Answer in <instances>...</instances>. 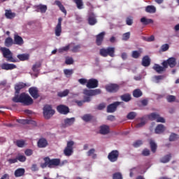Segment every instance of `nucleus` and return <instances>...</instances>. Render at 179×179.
Here are the masks:
<instances>
[{
    "label": "nucleus",
    "instance_id": "obj_1",
    "mask_svg": "<svg viewBox=\"0 0 179 179\" xmlns=\"http://www.w3.org/2000/svg\"><path fill=\"white\" fill-rule=\"evenodd\" d=\"M162 66L159 64H155L152 69L157 72V73H163V72H166V70L169 66L171 68H174L176 65H177V60L176 59L175 57H169L168 59L164 61L162 63Z\"/></svg>",
    "mask_w": 179,
    "mask_h": 179
},
{
    "label": "nucleus",
    "instance_id": "obj_2",
    "mask_svg": "<svg viewBox=\"0 0 179 179\" xmlns=\"http://www.w3.org/2000/svg\"><path fill=\"white\" fill-rule=\"evenodd\" d=\"M14 103H22L24 106H31L33 104V99L30 96L24 92L19 94H15V96L12 99Z\"/></svg>",
    "mask_w": 179,
    "mask_h": 179
},
{
    "label": "nucleus",
    "instance_id": "obj_3",
    "mask_svg": "<svg viewBox=\"0 0 179 179\" xmlns=\"http://www.w3.org/2000/svg\"><path fill=\"white\" fill-rule=\"evenodd\" d=\"M44 163L41 164V169H45L48 167L49 169H52V167H57L61 164V159L58 158L50 159V157H45L43 158Z\"/></svg>",
    "mask_w": 179,
    "mask_h": 179
},
{
    "label": "nucleus",
    "instance_id": "obj_4",
    "mask_svg": "<svg viewBox=\"0 0 179 179\" xmlns=\"http://www.w3.org/2000/svg\"><path fill=\"white\" fill-rule=\"evenodd\" d=\"M0 50L3 54V58H6L8 62H17V60L13 58V54L10 50L6 48H1Z\"/></svg>",
    "mask_w": 179,
    "mask_h": 179
},
{
    "label": "nucleus",
    "instance_id": "obj_5",
    "mask_svg": "<svg viewBox=\"0 0 179 179\" xmlns=\"http://www.w3.org/2000/svg\"><path fill=\"white\" fill-rule=\"evenodd\" d=\"M115 48L114 47H108L107 48H101L99 50V55L101 57H115Z\"/></svg>",
    "mask_w": 179,
    "mask_h": 179
},
{
    "label": "nucleus",
    "instance_id": "obj_6",
    "mask_svg": "<svg viewBox=\"0 0 179 179\" xmlns=\"http://www.w3.org/2000/svg\"><path fill=\"white\" fill-rule=\"evenodd\" d=\"M55 114V110L50 105H45L43 107V116L45 120H50Z\"/></svg>",
    "mask_w": 179,
    "mask_h": 179
},
{
    "label": "nucleus",
    "instance_id": "obj_7",
    "mask_svg": "<svg viewBox=\"0 0 179 179\" xmlns=\"http://www.w3.org/2000/svg\"><path fill=\"white\" fill-rule=\"evenodd\" d=\"M118 157H120V151L117 150H113L108 155V159L111 163L117 162Z\"/></svg>",
    "mask_w": 179,
    "mask_h": 179
},
{
    "label": "nucleus",
    "instance_id": "obj_8",
    "mask_svg": "<svg viewBox=\"0 0 179 179\" xmlns=\"http://www.w3.org/2000/svg\"><path fill=\"white\" fill-rule=\"evenodd\" d=\"M73 145L75 142L73 141H69L67 142V145L64 150V153L65 156H71L73 153Z\"/></svg>",
    "mask_w": 179,
    "mask_h": 179
},
{
    "label": "nucleus",
    "instance_id": "obj_9",
    "mask_svg": "<svg viewBox=\"0 0 179 179\" xmlns=\"http://www.w3.org/2000/svg\"><path fill=\"white\" fill-rule=\"evenodd\" d=\"M62 17L58 18V22L56 27H55V34L57 37H59L62 33Z\"/></svg>",
    "mask_w": 179,
    "mask_h": 179
},
{
    "label": "nucleus",
    "instance_id": "obj_10",
    "mask_svg": "<svg viewBox=\"0 0 179 179\" xmlns=\"http://www.w3.org/2000/svg\"><path fill=\"white\" fill-rule=\"evenodd\" d=\"M120 104H124V102L116 101L108 105L107 106V113H115L118 106H120Z\"/></svg>",
    "mask_w": 179,
    "mask_h": 179
},
{
    "label": "nucleus",
    "instance_id": "obj_11",
    "mask_svg": "<svg viewBox=\"0 0 179 179\" xmlns=\"http://www.w3.org/2000/svg\"><path fill=\"white\" fill-rule=\"evenodd\" d=\"M106 90L108 93H117L120 90V85L118 84H110L106 86Z\"/></svg>",
    "mask_w": 179,
    "mask_h": 179
},
{
    "label": "nucleus",
    "instance_id": "obj_12",
    "mask_svg": "<svg viewBox=\"0 0 179 179\" xmlns=\"http://www.w3.org/2000/svg\"><path fill=\"white\" fill-rule=\"evenodd\" d=\"M86 86L88 89H96V87H99V80L91 78L87 81Z\"/></svg>",
    "mask_w": 179,
    "mask_h": 179
},
{
    "label": "nucleus",
    "instance_id": "obj_13",
    "mask_svg": "<svg viewBox=\"0 0 179 179\" xmlns=\"http://www.w3.org/2000/svg\"><path fill=\"white\" fill-rule=\"evenodd\" d=\"M29 93L33 97V99H38L40 94H38V89L36 87H31L29 89Z\"/></svg>",
    "mask_w": 179,
    "mask_h": 179
},
{
    "label": "nucleus",
    "instance_id": "obj_14",
    "mask_svg": "<svg viewBox=\"0 0 179 179\" xmlns=\"http://www.w3.org/2000/svg\"><path fill=\"white\" fill-rule=\"evenodd\" d=\"M1 68L4 71H12V69H16L17 66L14 64L3 63Z\"/></svg>",
    "mask_w": 179,
    "mask_h": 179
},
{
    "label": "nucleus",
    "instance_id": "obj_15",
    "mask_svg": "<svg viewBox=\"0 0 179 179\" xmlns=\"http://www.w3.org/2000/svg\"><path fill=\"white\" fill-rule=\"evenodd\" d=\"M104 36H106V32L103 31L99 33L96 36V45H101L103 41H104Z\"/></svg>",
    "mask_w": 179,
    "mask_h": 179
},
{
    "label": "nucleus",
    "instance_id": "obj_16",
    "mask_svg": "<svg viewBox=\"0 0 179 179\" xmlns=\"http://www.w3.org/2000/svg\"><path fill=\"white\" fill-rule=\"evenodd\" d=\"M57 110L60 114H64L66 115L68 113H69V108L68 106H66L64 105H59L57 107Z\"/></svg>",
    "mask_w": 179,
    "mask_h": 179
},
{
    "label": "nucleus",
    "instance_id": "obj_17",
    "mask_svg": "<svg viewBox=\"0 0 179 179\" xmlns=\"http://www.w3.org/2000/svg\"><path fill=\"white\" fill-rule=\"evenodd\" d=\"M26 86H27V84L24 83H19L16 84L15 86V94H19V93H20V90H22V89H24Z\"/></svg>",
    "mask_w": 179,
    "mask_h": 179
},
{
    "label": "nucleus",
    "instance_id": "obj_18",
    "mask_svg": "<svg viewBox=\"0 0 179 179\" xmlns=\"http://www.w3.org/2000/svg\"><path fill=\"white\" fill-rule=\"evenodd\" d=\"M14 44H16L17 45H22V44H24V41H23V38H22V36L15 34L14 35Z\"/></svg>",
    "mask_w": 179,
    "mask_h": 179
},
{
    "label": "nucleus",
    "instance_id": "obj_19",
    "mask_svg": "<svg viewBox=\"0 0 179 179\" xmlns=\"http://www.w3.org/2000/svg\"><path fill=\"white\" fill-rule=\"evenodd\" d=\"M88 23L90 26H94L97 23V19H96V15L94 13L90 14L88 17Z\"/></svg>",
    "mask_w": 179,
    "mask_h": 179
},
{
    "label": "nucleus",
    "instance_id": "obj_20",
    "mask_svg": "<svg viewBox=\"0 0 179 179\" xmlns=\"http://www.w3.org/2000/svg\"><path fill=\"white\" fill-rule=\"evenodd\" d=\"M34 8L36 9V12H41V13H45L47 12V6L39 4L38 6H35Z\"/></svg>",
    "mask_w": 179,
    "mask_h": 179
},
{
    "label": "nucleus",
    "instance_id": "obj_21",
    "mask_svg": "<svg viewBox=\"0 0 179 179\" xmlns=\"http://www.w3.org/2000/svg\"><path fill=\"white\" fill-rule=\"evenodd\" d=\"M99 132L101 135H107V134H110V127L106 124L101 126Z\"/></svg>",
    "mask_w": 179,
    "mask_h": 179
},
{
    "label": "nucleus",
    "instance_id": "obj_22",
    "mask_svg": "<svg viewBox=\"0 0 179 179\" xmlns=\"http://www.w3.org/2000/svg\"><path fill=\"white\" fill-rule=\"evenodd\" d=\"M47 146H48V141H47V139L42 138L38 140V147L43 148H47Z\"/></svg>",
    "mask_w": 179,
    "mask_h": 179
},
{
    "label": "nucleus",
    "instance_id": "obj_23",
    "mask_svg": "<svg viewBox=\"0 0 179 179\" xmlns=\"http://www.w3.org/2000/svg\"><path fill=\"white\" fill-rule=\"evenodd\" d=\"M150 62H151V60H150V58L149 57V56L145 55L142 59L141 65L143 66L148 67L150 65Z\"/></svg>",
    "mask_w": 179,
    "mask_h": 179
},
{
    "label": "nucleus",
    "instance_id": "obj_24",
    "mask_svg": "<svg viewBox=\"0 0 179 179\" xmlns=\"http://www.w3.org/2000/svg\"><path fill=\"white\" fill-rule=\"evenodd\" d=\"M24 173H26L24 169L19 168L15 171L14 176L15 177H22V176H24Z\"/></svg>",
    "mask_w": 179,
    "mask_h": 179
},
{
    "label": "nucleus",
    "instance_id": "obj_25",
    "mask_svg": "<svg viewBox=\"0 0 179 179\" xmlns=\"http://www.w3.org/2000/svg\"><path fill=\"white\" fill-rule=\"evenodd\" d=\"M5 16L6 19H14L16 17V13H13L10 10H6Z\"/></svg>",
    "mask_w": 179,
    "mask_h": 179
},
{
    "label": "nucleus",
    "instance_id": "obj_26",
    "mask_svg": "<svg viewBox=\"0 0 179 179\" xmlns=\"http://www.w3.org/2000/svg\"><path fill=\"white\" fill-rule=\"evenodd\" d=\"M170 160H171V154H168L164 157H162L160 159L159 162L160 163H169V162H170Z\"/></svg>",
    "mask_w": 179,
    "mask_h": 179
},
{
    "label": "nucleus",
    "instance_id": "obj_27",
    "mask_svg": "<svg viewBox=\"0 0 179 179\" xmlns=\"http://www.w3.org/2000/svg\"><path fill=\"white\" fill-rule=\"evenodd\" d=\"M155 131V134H163L166 131V127L163 124H158Z\"/></svg>",
    "mask_w": 179,
    "mask_h": 179
},
{
    "label": "nucleus",
    "instance_id": "obj_28",
    "mask_svg": "<svg viewBox=\"0 0 179 179\" xmlns=\"http://www.w3.org/2000/svg\"><path fill=\"white\" fill-rule=\"evenodd\" d=\"M75 117L66 118L64 119V124L66 127H71V125H73V124H75Z\"/></svg>",
    "mask_w": 179,
    "mask_h": 179
},
{
    "label": "nucleus",
    "instance_id": "obj_29",
    "mask_svg": "<svg viewBox=\"0 0 179 179\" xmlns=\"http://www.w3.org/2000/svg\"><path fill=\"white\" fill-rule=\"evenodd\" d=\"M120 99L121 100H122V101H125V103H128V101H131V100L132 99V97L131 96V94L127 93L120 96Z\"/></svg>",
    "mask_w": 179,
    "mask_h": 179
},
{
    "label": "nucleus",
    "instance_id": "obj_30",
    "mask_svg": "<svg viewBox=\"0 0 179 179\" xmlns=\"http://www.w3.org/2000/svg\"><path fill=\"white\" fill-rule=\"evenodd\" d=\"M150 146L151 148V152H152V153H156V150H157V144H156L155 141L152 139L150 140Z\"/></svg>",
    "mask_w": 179,
    "mask_h": 179
},
{
    "label": "nucleus",
    "instance_id": "obj_31",
    "mask_svg": "<svg viewBox=\"0 0 179 179\" xmlns=\"http://www.w3.org/2000/svg\"><path fill=\"white\" fill-rule=\"evenodd\" d=\"M55 3L59 8L60 10L62 11L64 15H66V9H65V7L64 6V5H62V3H61V1L56 0L55 1Z\"/></svg>",
    "mask_w": 179,
    "mask_h": 179
},
{
    "label": "nucleus",
    "instance_id": "obj_32",
    "mask_svg": "<svg viewBox=\"0 0 179 179\" xmlns=\"http://www.w3.org/2000/svg\"><path fill=\"white\" fill-rule=\"evenodd\" d=\"M72 44V47H70L71 52H79L80 50L81 46L80 45H75V43H70Z\"/></svg>",
    "mask_w": 179,
    "mask_h": 179
},
{
    "label": "nucleus",
    "instance_id": "obj_33",
    "mask_svg": "<svg viewBox=\"0 0 179 179\" xmlns=\"http://www.w3.org/2000/svg\"><path fill=\"white\" fill-rule=\"evenodd\" d=\"M4 44L6 45V47H12V45H13L14 42H13V39L10 37H8L7 38H6Z\"/></svg>",
    "mask_w": 179,
    "mask_h": 179
},
{
    "label": "nucleus",
    "instance_id": "obj_34",
    "mask_svg": "<svg viewBox=\"0 0 179 179\" xmlns=\"http://www.w3.org/2000/svg\"><path fill=\"white\" fill-rule=\"evenodd\" d=\"M145 12L147 13H156V7L155 6H148L145 8Z\"/></svg>",
    "mask_w": 179,
    "mask_h": 179
},
{
    "label": "nucleus",
    "instance_id": "obj_35",
    "mask_svg": "<svg viewBox=\"0 0 179 179\" xmlns=\"http://www.w3.org/2000/svg\"><path fill=\"white\" fill-rule=\"evenodd\" d=\"M141 23H143V24L146 26L148 24H150L153 23V20L148 19V18L143 17L141 19Z\"/></svg>",
    "mask_w": 179,
    "mask_h": 179
},
{
    "label": "nucleus",
    "instance_id": "obj_36",
    "mask_svg": "<svg viewBox=\"0 0 179 179\" xmlns=\"http://www.w3.org/2000/svg\"><path fill=\"white\" fill-rule=\"evenodd\" d=\"M82 120L85 122H89L93 120V117L90 114H86L81 117Z\"/></svg>",
    "mask_w": 179,
    "mask_h": 179
},
{
    "label": "nucleus",
    "instance_id": "obj_37",
    "mask_svg": "<svg viewBox=\"0 0 179 179\" xmlns=\"http://www.w3.org/2000/svg\"><path fill=\"white\" fill-rule=\"evenodd\" d=\"M17 58H18L20 61H27V59H29V55L27 54L17 55Z\"/></svg>",
    "mask_w": 179,
    "mask_h": 179
},
{
    "label": "nucleus",
    "instance_id": "obj_38",
    "mask_svg": "<svg viewBox=\"0 0 179 179\" xmlns=\"http://www.w3.org/2000/svg\"><path fill=\"white\" fill-rule=\"evenodd\" d=\"M41 67V62H38L35 63L32 66L33 72H38V68Z\"/></svg>",
    "mask_w": 179,
    "mask_h": 179
},
{
    "label": "nucleus",
    "instance_id": "obj_39",
    "mask_svg": "<svg viewBox=\"0 0 179 179\" xmlns=\"http://www.w3.org/2000/svg\"><path fill=\"white\" fill-rule=\"evenodd\" d=\"M69 94V90H65L63 92H59L57 93L59 97H66Z\"/></svg>",
    "mask_w": 179,
    "mask_h": 179
},
{
    "label": "nucleus",
    "instance_id": "obj_40",
    "mask_svg": "<svg viewBox=\"0 0 179 179\" xmlns=\"http://www.w3.org/2000/svg\"><path fill=\"white\" fill-rule=\"evenodd\" d=\"M76 3L78 9H83V1L82 0H73Z\"/></svg>",
    "mask_w": 179,
    "mask_h": 179
},
{
    "label": "nucleus",
    "instance_id": "obj_41",
    "mask_svg": "<svg viewBox=\"0 0 179 179\" xmlns=\"http://www.w3.org/2000/svg\"><path fill=\"white\" fill-rule=\"evenodd\" d=\"M148 118L151 121H155V120H157V118H159V114L156 113H152L150 115H148Z\"/></svg>",
    "mask_w": 179,
    "mask_h": 179
},
{
    "label": "nucleus",
    "instance_id": "obj_42",
    "mask_svg": "<svg viewBox=\"0 0 179 179\" xmlns=\"http://www.w3.org/2000/svg\"><path fill=\"white\" fill-rule=\"evenodd\" d=\"M96 150L94 148L90 149L87 152V156H92V159H96L97 157V155L94 154Z\"/></svg>",
    "mask_w": 179,
    "mask_h": 179
},
{
    "label": "nucleus",
    "instance_id": "obj_43",
    "mask_svg": "<svg viewBox=\"0 0 179 179\" xmlns=\"http://www.w3.org/2000/svg\"><path fill=\"white\" fill-rule=\"evenodd\" d=\"M133 96L134 97H136V98L141 97L142 96V91H141V90L139 89L135 90L133 92Z\"/></svg>",
    "mask_w": 179,
    "mask_h": 179
},
{
    "label": "nucleus",
    "instance_id": "obj_44",
    "mask_svg": "<svg viewBox=\"0 0 179 179\" xmlns=\"http://www.w3.org/2000/svg\"><path fill=\"white\" fill-rule=\"evenodd\" d=\"M178 138H179L178 134L172 133L169 136V141L174 142V141H177V139H178Z\"/></svg>",
    "mask_w": 179,
    "mask_h": 179
},
{
    "label": "nucleus",
    "instance_id": "obj_45",
    "mask_svg": "<svg viewBox=\"0 0 179 179\" xmlns=\"http://www.w3.org/2000/svg\"><path fill=\"white\" fill-rule=\"evenodd\" d=\"M126 24H127V26H132V24H134V17L129 16L126 18Z\"/></svg>",
    "mask_w": 179,
    "mask_h": 179
},
{
    "label": "nucleus",
    "instance_id": "obj_46",
    "mask_svg": "<svg viewBox=\"0 0 179 179\" xmlns=\"http://www.w3.org/2000/svg\"><path fill=\"white\" fill-rule=\"evenodd\" d=\"M72 47V44H69L63 48L59 49V52H65L69 50Z\"/></svg>",
    "mask_w": 179,
    "mask_h": 179
},
{
    "label": "nucleus",
    "instance_id": "obj_47",
    "mask_svg": "<svg viewBox=\"0 0 179 179\" xmlns=\"http://www.w3.org/2000/svg\"><path fill=\"white\" fill-rule=\"evenodd\" d=\"M131 57L132 58H135V59H138L141 57V52L138 50H134L132 52Z\"/></svg>",
    "mask_w": 179,
    "mask_h": 179
},
{
    "label": "nucleus",
    "instance_id": "obj_48",
    "mask_svg": "<svg viewBox=\"0 0 179 179\" xmlns=\"http://www.w3.org/2000/svg\"><path fill=\"white\" fill-rule=\"evenodd\" d=\"M130 37H131V32L124 33L122 35V40L123 41H128Z\"/></svg>",
    "mask_w": 179,
    "mask_h": 179
},
{
    "label": "nucleus",
    "instance_id": "obj_49",
    "mask_svg": "<svg viewBox=\"0 0 179 179\" xmlns=\"http://www.w3.org/2000/svg\"><path fill=\"white\" fill-rule=\"evenodd\" d=\"M166 100H167L168 103H173V101H176V96L168 95L166 96Z\"/></svg>",
    "mask_w": 179,
    "mask_h": 179
},
{
    "label": "nucleus",
    "instance_id": "obj_50",
    "mask_svg": "<svg viewBox=\"0 0 179 179\" xmlns=\"http://www.w3.org/2000/svg\"><path fill=\"white\" fill-rule=\"evenodd\" d=\"M136 117V113L135 112H130L128 113L127 118V120H134Z\"/></svg>",
    "mask_w": 179,
    "mask_h": 179
},
{
    "label": "nucleus",
    "instance_id": "obj_51",
    "mask_svg": "<svg viewBox=\"0 0 179 179\" xmlns=\"http://www.w3.org/2000/svg\"><path fill=\"white\" fill-rule=\"evenodd\" d=\"M64 73L66 75V76H71V75L73 74V69H64Z\"/></svg>",
    "mask_w": 179,
    "mask_h": 179
},
{
    "label": "nucleus",
    "instance_id": "obj_52",
    "mask_svg": "<svg viewBox=\"0 0 179 179\" xmlns=\"http://www.w3.org/2000/svg\"><path fill=\"white\" fill-rule=\"evenodd\" d=\"M170 48V45H169V44L166 43L164 44L161 46V50L160 51H162V52H164L166 51H168V50Z\"/></svg>",
    "mask_w": 179,
    "mask_h": 179
},
{
    "label": "nucleus",
    "instance_id": "obj_53",
    "mask_svg": "<svg viewBox=\"0 0 179 179\" xmlns=\"http://www.w3.org/2000/svg\"><path fill=\"white\" fill-rule=\"evenodd\" d=\"M145 124L146 121L143 119V117H142L141 122L136 125V128H142V127H145Z\"/></svg>",
    "mask_w": 179,
    "mask_h": 179
},
{
    "label": "nucleus",
    "instance_id": "obj_54",
    "mask_svg": "<svg viewBox=\"0 0 179 179\" xmlns=\"http://www.w3.org/2000/svg\"><path fill=\"white\" fill-rule=\"evenodd\" d=\"M15 145H17L18 148H23V146H24V141L17 140L15 142Z\"/></svg>",
    "mask_w": 179,
    "mask_h": 179
},
{
    "label": "nucleus",
    "instance_id": "obj_55",
    "mask_svg": "<svg viewBox=\"0 0 179 179\" xmlns=\"http://www.w3.org/2000/svg\"><path fill=\"white\" fill-rule=\"evenodd\" d=\"M165 76H154V79L156 81V83H159L160 80H163L164 79Z\"/></svg>",
    "mask_w": 179,
    "mask_h": 179
},
{
    "label": "nucleus",
    "instance_id": "obj_56",
    "mask_svg": "<svg viewBox=\"0 0 179 179\" xmlns=\"http://www.w3.org/2000/svg\"><path fill=\"white\" fill-rule=\"evenodd\" d=\"M26 156L24 155H18L17 157V160H18L19 162H21V163H24V162H26Z\"/></svg>",
    "mask_w": 179,
    "mask_h": 179
},
{
    "label": "nucleus",
    "instance_id": "obj_57",
    "mask_svg": "<svg viewBox=\"0 0 179 179\" xmlns=\"http://www.w3.org/2000/svg\"><path fill=\"white\" fill-rule=\"evenodd\" d=\"M143 144V142H142L141 140H137L136 142L133 143L134 148H139L141 145Z\"/></svg>",
    "mask_w": 179,
    "mask_h": 179
},
{
    "label": "nucleus",
    "instance_id": "obj_58",
    "mask_svg": "<svg viewBox=\"0 0 179 179\" xmlns=\"http://www.w3.org/2000/svg\"><path fill=\"white\" fill-rule=\"evenodd\" d=\"M113 179H122V174L120 172H117L113 176Z\"/></svg>",
    "mask_w": 179,
    "mask_h": 179
},
{
    "label": "nucleus",
    "instance_id": "obj_59",
    "mask_svg": "<svg viewBox=\"0 0 179 179\" xmlns=\"http://www.w3.org/2000/svg\"><path fill=\"white\" fill-rule=\"evenodd\" d=\"M101 94V90L100 89L92 90V96H97V94Z\"/></svg>",
    "mask_w": 179,
    "mask_h": 179
},
{
    "label": "nucleus",
    "instance_id": "obj_60",
    "mask_svg": "<svg viewBox=\"0 0 179 179\" xmlns=\"http://www.w3.org/2000/svg\"><path fill=\"white\" fill-rule=\"evenodd\" d=\"M84 94H85V96H93V90H85Z\"/></svg>",
    "mask_w": 179,
    "mask_h": 179
},
{
    "label": "nucleus",
    "instance_id": "obj_61",
    "mask_svg": "<svg viewBox=\"0 0 179 179\" xmlns=\"http://www.w3.org/2000/svg\"><path fill=\"white\" fill-rule=\"evenodd\" d=\"M143 40H145V41H148V43L155 41V36L152 35L151 36H150L148 38H143Z\"/></svg>",
    "mask_w": 179,
    "mask_h": 179
},
{
    "label": "nucleus",
    "instance_id": "obj_62",
    "mask_svg": "<svg viewBox=\"0 0 179 179\" xmlns=\"http://www.w3.org/2000/svg\"><path fill=\"white\" fill-rule=\"evenodd\" d=\"M65 64L66 65H72L73 64V59L72 57L66 59Z\"/></svg>",
    "mask_w": 179,
    "mask_h": 179
},
{
    "label": "nucleus",
    "instance_id": "obj_63",
    "mask_svg": "<svg viewBox=\"0 0 179 179\" xmlns=\"http://www.w3.org/2000/svg\"><path fill=\"white\" fill-rule=\"evenodd\" d=\"M143 156H149L150 155V150L148 149H144L142 152Z\"/></svg>",
    "mask_w": 179,
    "mask_h": 179
},
{
    "label": "nucleus",
    "instance_id": "obj_64",
    "mask_svg": "<svg viewBox=\"0 0 179 179\" xmlns=\"http://www.w3.org/2000/svg\"><path fill=\"white\" fill-rule=\"evenodd\" d=\"M24 154L26 155V156H31V155H33V150L30 149H27L24 151Z\"/></svg>",
    "mask_w": 179,
    "mask_h": 179
}]
</instances>
